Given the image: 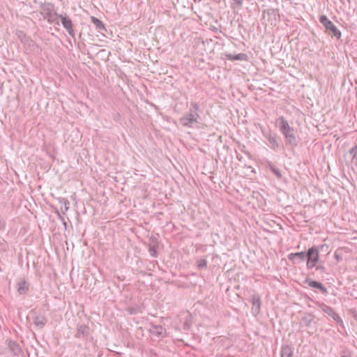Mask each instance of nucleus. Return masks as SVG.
<instances>
[{
  "mask_svg": "<svg viewBox=\"0 0 357 357\" xmlns=\"http://www.w3.org/2000/svg\"><path fill=\"white\" fill-rule=\"evenodd\" d=\"M320 307L323 312H324L328 316L331 317L335 321L339 322L342 321L340 316L333 310L331 307L326 305L324 303L321 304Z\"/></svg>",
  "mask_w": 357,
  "mask_h": 357,
  "instance_id": "9b49d317",
  "label": "nucleus"
},
{
  "mask_svg": "<svg viewBox=\"0 0 357 357\" xmlns=\"http://www.w3.org/2000/svg\"><path fill=\"white\" fill-rule=\"evenodd\" d=\"M238 7H241L243 4V0H232Z\"/></svg>",
  "mask_w": 357,
  "mask_h": 357,
  "instance_id": "bb28decb",
  "label": "nucleus"
},
{
  "mask_svg": "<svg viewBox=\"0 0 357 357\" xmlns=\"http://www.w3.org/2000/svg\"><path fill=\"white\" fill-rule=\"evenodd\" d=\"M314 315L310 313H305L301 319V324L304 326H309L314 321Z\"/></svg>",
  "mask_w": 357,
  "mask_h": 357,
  "instance_id": "f3484780",
  "label": "nucleus"
},
{
  "mask_svg": "<svg viewBox=\"0 0 357 357\" xmlns=\"http://www.w3.org/2000/svg\"><path fill=\"white\" fill-rule=\"evenodd\" d=\"M349 154L353 159H356L357 160V145L350 149Z\"/></svg>",
  "mask_w": 357,
  "mask_h": 357,
  "instance_id": "b1692460",
  "label": "nucleus"
},
{
  "mask_svg": "<svg viewBox=\"0 0 357 357\" xmlns=\"http://www.w3.org/2000/svg\"><path fill=\"white\" fill-rule=\"evenodd\" d=\"M59 218L61 220H63V218L61 216V214L59 213Z\"/></svg>",
  "mask_w": 357,
  "mask_h": 357,
  "instance_id": "7c9ffc66",
  "label": "nucleus"
},
{
  "mask_svg": "<svg viewBox=\"0 0 357 357\" xmlns=\"http://www.w3.org/2000/svg\"><path fill=\"white\" fill-rule=\"evenodd\" d=\"M150 331L151 333L155 335L158 337H164L166 335L165 328H162L161 326L154 325L151 327Z\"/></svg>",
  "mask_w": 357,
  "mask_h": 357,
  "instance_id": "dca6fc26",
  "label": "nucleus"
},
{
  "mask_svg": "<svg viewBox=\"0 0 357 357\" xmlns=\"http://www.w3.org/2000/svg\"><path fill=\"white\" fill-rule=\"evenodd\" d=\"M264 136L268 141L270 144V147L272 149L276 150L278 149L279 143L278 141V135L276 133H274L271 130H268V132H264Z\"/></svg>",
  "mask_w": 357,
  "mask_h": 357,
  "instance_id": "6e6552de",
  "label": "nucleus"
},
{
  "mask_svg": "<svg viewBox=\"0 0 357 357\" xmlns=\"http://www.w3.org/2000/svg\"><path fill=\"white\" fill-rule=\"evenodd\" d=\"M1 222L0 221V229H1Z\"/></svg>",
  "mask_w": 357,
  "mask_h": 357,
  "instance_id": "2f4dec72",
  "label": "nucleus"
},
{
  "mask_svg": "<svg viewBox=\"0 0 357 357\" xmlns=\"http://www.w3.org/2000/svg\"><path fill=\"white\" fill-rule=\"evenodd\" d=\"M340 357H351V354L348 353L347 351H344L342 353Z\"/></svg>",
  "mask_w": 357,
  "mask_h": 357,
  "instance_id": "cd10ccee",
  "label": "nucleus"
},
{
  "mask_svg": "<svg viewBox=\"0 0 357 357\" xmlns=\"http://www.w3.org/2000/svg\"><path fill=\"white\" fill-rule=\"evenodd\" d=\"M316 270L320 273H326V268L322 265H316Z\"/></svg>",
  "mask_w": 357,
  "mask_h": 357,
  "instance_id": "a878e982",
  "label": "nucleus"
},
{
  "mask_svg": "<svg viewBox=\"0 0 357 357\" xmlns=\"http://www.w3.org/2000/svg\"><path fill=\"white\" fill-rule=\"evenodd\" d=\"M293 349L289 345H284L281 349V357H292Z\"/></svg>",
  "mask_w": 357,
  "mask_h": 357,
  "instance_id": "6ab92c4d",
  "label": "nucleus"
},
{
  "mask_svg": "<svg viewBox=\"0 0 357 357\" xmlns=\"http://www.w3.org/2000/svg\"><path fill=\"white\" fill-rule=\"evenodd\" d=\"M68 204H69L68 202H65V210L66 211H67L68 209Z\"/></svg>",
  "mask_w": 357,
  "mask_h": 357,
  "instance_id": "c756f323",
  "label": "nucleus"
},
{
  "mask_svg": "<svg viewBox=\"0 0 357 357\" xmlns=\"http://www.w3.org/2000/svg\"><path fill=\"white\" fill-rule=\"evenodd\" d=\"M252 313L253 315L257 316L260 312L261 300L259 295L255 294L252 298Z\"/></svg>",
  "mask_w": 357,
  "mask_h": 357,
  "instance_id": "f8f14e48",
  "label": "nucleus"
},
{
  "mask_svg": "<svg viewBox=\"0 0 357 357\" xmlns=\"http://www.w3.org/2000/svg\"><path fill=\"white\" fill-rule=\"evenodd\" d=\"M307 252H299L290 253L288 259L293 261L294 264H299L306 260Z\"/></svg>",
  "mask_w": 357,
  "mask_h": 357,
  "instance_id": "9d476101",
  "label": "nucleus"
},
{
  "mask_svg": "<svg viewBox=\"0 0 357 357\" xmlns=\"http://www.w3.org/2000/svg\"><path fill=\"white\" fill-rule=\"evenodd\" d=\"M90 335V328L84 324L78 325L75 337L77 338H86Z\"/></svg>",
  "mask_w": 357,
  "mask_h": 357,
  "instance_id": "1a4fd4ad",
  "label": "nucleus"
},
{
  "mask_svg": "<svg viewBox=\"0 0 357 357\" xmlns=\"http://www.w3.org/2000/svg\"><path fill=\"white\" fill-rule=\"evenodd\" d=\"M306 259L307 269H312L316 266L319 259V249L317 246H312L307 250Z\"/></svg>",
  "mask_w": 357,
  "mask_h": 357,
  "instance_id": "39448f33",
  "label": "nucleus"
},
{
  "mask_svg": "<svg viewBox=\"0 0 357 357\" xmlns=\"http://www.w3.org/2000/svg\"><path fill=\"white\" fill-rule=\"evenodd\" d=\"M16 34L18 38L21 40V42L23 44L29 47H32L35 45L34 42L29 36H27L23 31H17L16 32Z\"/></svg>",
  "mask_w": 357,
  "mask_h": 357,
  "instance_id": "ddd939ff",
  "label": "nucleus"
},
{
  "mask_svg": "<svg viewBox=\"0 0 357 357\" xmlns=\"http://www.w3.org/2000/svg\"><path fill=\"white\" fill-rule=\"evenodd\" d=\"M92 23L95 25L96 29L98 32L102 35H104L103 31H106V28L105 27L102 22L96 18V17L92 16L91 17Z\"/></svg>",
  "mask_w": 357,
  "mask_h": 357,
  "instance_id": "2eb2a0df",
  "label": "nucleus"
},
{
  "mask_svg": "<svg viewBox=\"0 0 357 357\" xmlns=\"http://www.w3.org/2000/svg\"><path fill=\"white\" fill-rule=\"evenodd\" d=\"M29 290V284L25 280L20 281L17 284V291L20 294H25Z\"/></svg>",
  "mask_w": 357,
  "mask_h": 357,
  "instance_id": "a211bd4d",
  "label": "nucleus"
},
{
  "mask_svg": "<svg viewBox=\"0 0 357 357\" xmlns=\"http://www.w3.org/2000/svg\"><path fill=\"white\" fill-rule=\"evenodd\" d=\"M227 58L230 61H245L247 59V55L243 53H239L236 55L227 54Z\"/></svg>",
  "mask_w": 357,
  "mask_h": 357,
  "instance_id": "aec40b11",
  "label": "nucleus"
},
{
  "mask_svg": "<svg viewBox=\"0 0 357 357\" xmlns=\"http://www.w3.org/2000/svg\"><path fill=\"white\" fill-rule=\"evenodd\" d=\"M149 251L151 256L155 257L157 256V251L155 246L149 247Z\"/></svg>",
  "mask_w": 357,
  "mask_h": 357,
  "instance_id": "393cba45",
  "label": "nucleus"
},
{
  "mask_svg": "<svg viewBox=\"0 0 357 357\" xmlns=\"http://www.w3.org/2000/svg\"><path fill=\"white\" fill-rule=\"evenodd\" d=\"M304 283L305 284H307L311 288L318 289L319 291L321 292V294H323L325 296L328 295V294L327 289L324 287V285L322 283L319 282L312 280L309 278H306L304 280Z\"/></svg>",
  "mask_w": 357,
  "mask_h": 357,
  "instance_id": "0eeeda50",
  "label": "nucleus"
},
{
  "mask_svg": "<svg viewBox=\"0 0 357 357\" xmlns=\"http://www.w3.org/2000/svg\"><path fill=\"white\" fill-rule=\"evenodd\" d=\"M319 22L325 27V32L331 37H335L337 40H340L342 36L340 31L336 26L327 17L326 15H322L319 17Z\"/></svg>",
  "mask_w": 357,
  "mask_h": 357,
  "instance_id": "20e7f679",
  "label": "nucleus"
},
{
  "mask_svg": "<svg viewBox=\"0 0 357 357\" xmlns=\"http://www.w3.org/2000/svg\"><path fill=\"white\" fill-rule=\"evenodd\" d=\"M128 311L129 312V313L130 314H135L136 313V311L135 309H132V308H128Z\"/></svg>",
  "mask_w": 357,
  "mask_h": 357,
  "instance_id": "c85d7f7f",
  "label": "nucleus"
},
{
  "mask_svg": "<svg viewBox=\"0 0 357 357\" xmlns=\"http://www.w3.org/2000/svg\"><path fill=\"white\" fill-rule=\"evenodd\" d=\"M199 105L196 102H191L189 112L185 114L179 120L181 124L187 128H192L193 124L198 123L200 115Z\"/></svg>",
  "mask_w": 357,
  "mask_h": 357,
  "instance_id": "f03ea898",
  "label": "nucleus"
},
{
  "mask_svg": "<svg viewBox=\"0 0 357 357\" xmlns=\"http://www.w3.org/2000/svg\"><path fill=\"white\" fill-rule=\"evenodd\" d=\"M46 323L47 319L43 315H36L33 318V324L38 328H43Z\"/></svg>",
  "mask_w": 357,
  "mask_h": 357,
  "instance_id": "4468645a",
  "label": "nucleus"
},
{
  "mask_svg": "<svg viewBox=\"0 0 357 357\" xmlns=\"http://www.w3.org/2000/svg\"><path fill=\"white\" fill-rule=\"evenodd\" d=\"M270 169L271 172L278 178H282V174L278 168H277L275 165H271Z\"/></svg>",
  "mask_w": 357,
  "mask_h": 357,
  "instance_id": "4be33fe9",
  "label": "nucleus"
},
{
  "mask_svg": "<svg viewBox=\"0 0 357 357\" xmlns=\"http://www.w3.org/2000/svg\"><path fill=\"white\" fill-rule=\"evenodd\" d=\"M197 265L199 269L204 268L207 266V261L206 259H199L197 261Z\"/></svg>",
  "mask_w": 357,
  "mask_h": 357,
  "instance_id": "5701e85b",
  "label": "nucleus"
},
{
  "mask_svg": "<svg viewBox=\"0 0 357 357\" xmlns=\"http://www.w3.org/2000/svg\"><path fill=\"white\" fill-rule=\"evenodd\" d=\"M8 347L15 355H19L22 351L20 345L15 342H10Z\"/></svg>",
  "mask_w": 357,
  "mask_h": 357,
  "instance_id": "412c9836",
  "label": "nucleus"
},
{
  "mask_svg": "<svg viewBox=\"0 0 357 357\" xmlns=\"http://www.w3.org/2000/svg\"><path fill=\"white\" fill-rule=\"evenodd\" d=\"M57 18H60L63 26L66 29L68 34L73 38L75 37V31L73 30V24L71 19L65 14L64 15L55 13Z\"/></svg>",
  "mask_w": 357,
  "mask_h": 357,
  "instance_id": "423d86ee",
  "label": "nucleus"
},
{
  "mask_svg": "<svg viewBox=\"0 0 357 357\" xmlns=\"http://www.w3.org/2000/svg\"><path fill=\"white\" fill-rule=\"evenodd\" d=\"M276 124L280 132L284 135L286 143L291 146H296L297 140L294 134V129L289 126L285 118L282 116H279L276 119Z\"/></svg>",
  "mask_w": 357,
  "mask_h": 357,
  "instance_id": "f257e3e1",
  "label": "nucleus"
},
{
  "mask_svg": "<svg viewBox=\"0 0 357 357\" xmlns=\"http://www.w3.org/2000/svg\"><path fill=\"white\" fill-rule=\"evenodd\" d=\"M41 9V15L43 18L47 20L50 24H59V21L56 20L55 13H53L54 10V5L50 2L41 3L40 5Z\"/></svg>",
  "mask_w": 357,
  "mask_h": 357,
  "instance_id": "7ed1b4c3",
  "label": "nucleus"
}]
</instances>
